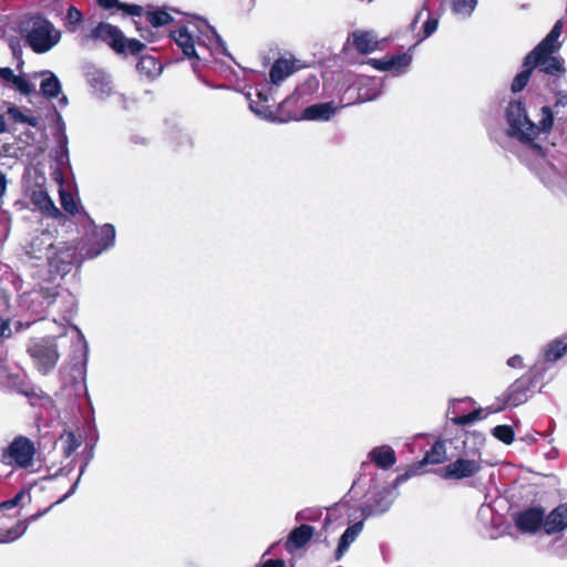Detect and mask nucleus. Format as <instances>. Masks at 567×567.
I'll return each mask as SVG.
<instances>
[{
  "mask_svg": "<svg viewBox=\"0 0 567 567\" xmlns=\"http://www.w3.org/2000/svg\"><path fill=\"white\" fill-rule=\"evenodd\" d=\"M41 515H42V513H38V514L32 515L30 518H31L32 520H34V519H37L38 517H40Z\"/></svg>",
  "mask_w": 567,
  "mask_h": 567,
  "instance_id": "61",
  "label": "nucleus"
},
{
  "mask_svg": "<svg viewBox=\"0 0 567 567\" xmlns=\"http://www.w3.org/2000/svg\"><path fill=\"white\" fill-rule=\"evenodd\" d=\"M31 202L43 215L48 217H63L61 210L54 205L49 194L43 189L33 190L31 195Z\"/></svg>",
  "mask_w": 567,
  "mask_h": 567,
  "instance_id": "21",
  "label": "nucleus"
},
{
  "mask_svg": "<svg viewBox=\"0 0 567 567\" xmlns=\"http://www.w3.org/2000/svg\"><path fill=\"white\" fill-rule=\"evenodd\" d=\"M59 441L65 457H70L81 445V440L72 431H64Z\"/></svg>",
  "mask_w": 567,
  "mask_h": 567,
  "instance_id": "33",
  "label": "nucleus"
},
{
  "mask_svg": "<svg viewBox=\"0 0 567 567\" xmlns=\"http://www.w3.org/2000/svg\"><path fill=\"white\" fill-rule=\"evenodd\" d=\"M318 87V80L316 78L308 79L305 84L296 89V95L298 97L306 94L308 91H313Z\"/></svg>",
  "mask_w": 567,
  "mask_h": 567,
  "instance_id": "45",
  "label": "nucleus"
},
{
  "mask_svg": "<svg viewBox=\"0 0 567 567\" xmlns=\"http://www.w3.org/2000/svg\"><path fill=\"white\" fill-rule=\"evenodd\" d=\"M315 535V527L308 524H301L290 530L286 537V551L295 554L305 549Z\"/></svg>",
  "mask_w": 567,
  "mask_h": 567,
  "instance_id": "16",
  "label": "nucleus"
},
{
  "mask_svg": "<svg viewBox=\"0 0 567 567\" xmlns=\"http://www.w3.org/2000/svg\"><path fill=\"white\" fill-rule=\"evenodd\" d=\"M363 529V520L355 522L349 526L339 539L338 547L334 553L337 560L341 559L344 553L349 549L351 544L358 538Z\"/></svg>",
  "mask_w": 567,
  "mask_h": 567,
  "instance_id": "23",
  "label": "nucleus"
},
{
  "mask_svg": "<svg viewBox=\"0 0 567 567\" xmlns=\"http://www.w3.org/2000/svg\"><path fill=\"white\" fill-rule=\"evenodd\" d=\"M128 16L133 19V24L140 37L147 42H154L157 39V30L162 27L172 24L175 20L173 13L182 14L183 12L174 7L146 4L127 7Z\"/></svg>",
  "mask_w": 567,
  "mask_h": 567,
  "instance_id": "4",
  "label": "nucleus"
},
{
  "mask_svg": "<svg viewBox=\"0 0 567 567\" xmlns=\"http://www.w3.org/2000/svg\"><path fill=\"white\" fill-rule=\"evenodd\" d=\"M567 528V503L559 504L545 515L544 533L548 536L561 534Z\"/></svg>",
  "mask_w": 567,
  "mask_h": 567,
  "instance_id": "18",
  "label": "nucleus"
},
{
  "mask_svg": "<svg viewBox=\"0 0 567 567\" xmlns=\"http://www.w3.org/2000/svg\"><path fill=\"white\" fill-rule=\"evenodd\" d=\"M545 509L543 507H530L518 514L516 525L524 533L535 534L544 530Z\"/></svg>",
  "mask_w": 567,
  "mask_h": 567,
  "instance_id": "15",
  "label": "nucleus"
},
{
  "mask_svg": "<svg viewBox=\"0 0 567 567\" xmlns=\"http://www.w3.org/2000/svg\"><path fill=\"white\" fill-rule=\"evenodd\" d=\"M24 497V492L17 493L11 499H8L1 504L2 508L11 509L16 507Z\"/></svg>",
  "mask_w": 567,
  "mask_h": 567,
  "instance_id": "48",
  "label": "nucleus"
},
{
  "mask_svg": "<svg viewBox=\"0 0 567 567\" xmlns=\"http://www.w3.org/2000/svg\"><path fill=\"white\" fill-rule=\"evenodd\" d=\"M389 71H392L394 75H400L406 71L412 62V54L403 52L388 58Z\"/></svg>",
  "mask_w": 567,
  "mask_h": 567,
  "instance_id": "31",
  "label": "nucleus"
},
{
  "mask_svg": "<svg viewBox=\"0 0 567 567\" xmlns=\"http://www.w3.org/2000/svg\"><path fill=\"white\" fill-rule=\"evenodd\" d=\"M275 90L271 85H265L261 89H256L257 100L251 99V94L247 93L249 100V109L259 117L272 122H284V102L275 103Z\"/></svg>",
  "mask_w": 567,
  "mask_h": 567,
  "instance_id": "9",
  "label": "nucleus"
},
{
  "mask_svg": "<svg viewBox=\"0 0 567 567\" xmlns=\"http://www.w3.org/2000/svg\"><path fill=\"white\" fill-rule=\"evenodd\" d=\"M507 365L514 369H520L523 368V358L515 354L507 360Z\"/></svg>",
  "mask_w": 567,
  "mask_h": 567,
  "instance_id": "51",
  "label": "nucleus"
},
{
  "mask_svg": "<svg viewBox=\"0 0 567 567\" xmlns=\"http://www.w3.org/2000/svg\"><path fill=\"white\" fill-rule=\"evenodd\" d=\"M84 22L82 12L74 6H70L66 10L63 25L69 32H76L81 24Z\"/></svg>",
  "mask_w": 567,
  "mask_h": 567,
  "instance_id": "32",
  "label": "nucleus"
},
{
  "mask_svg": "<svg viewBox=\"0 0 567 567\" xmlns=\"http://www.w3.org/2000/svg\"><path fill=\"white\" fill-rule=\"evenodd\" d=\"M437 25V19L429 18L423 25L424 38L432 35L436 31Z\"/></svg>",
  "mask_w": 567,
  "mask_h": 567,
  "instance_id": "47",
  "label": "nucleus"
},
{
  "mask_svg": "<svg viewBox=\"0 0 567 567\" xmlns=\"http://www.w3.org/2000/svg\"><path fill=\"white\" fill-rule=\"evenodd\" d=\"M22 123L35 127L38 125V118L35 116L25 115Z\"/></svg>",
  "mask_w": 567,
  "mask_h": 567,
  "instance_id": "57",
  "label": "nucleus"
},
{
  "mask_svg": "<svg viewBox=\"0 0 567 567\" xmlns=\"http://www.w3.org/2000/svg\"><path fill=\"white\" fill-rule=\"evenodd\" d=\"M523 66H524V70L522 72H519L514 78V80L511 84V90L513 93H518L525 89V86L527 85V83L532 76V73L534 71L532 65H523Z\"/></svg>",
  "mask_w": 567,
  "mask_h": 567,
  "instance_id": "35",
  "label": "nucleus"
},
{
  "mask_svg": "<svg viewBox=\"0 0 567 567\" xmlns=\"http://www.w3.org/2000/svg\"><path fill=\"white\" fill-rule=\"evenodd\" d=\"M24 31L25 43L37 54L49 52L61 40V31L40 12L29 16Z\"/></svg>",
  "mask_w": 567,
  "mask_h": 567,
  "instance_id": "5",
  "label": "nucleus"
},
{
  "mask_svg": "<svg viewBox=\"0 0 567 567\" xmlns=\"http://www.w3.org/2000/svg\"><path fill=\"white\" fill-rule=\"evenodd\" d=\"M42 248L51 275L64 277L72 270L76 260V246L68 243L54 245L50 237H35L30 243L28 254L31 258L41 259Z\"/></svg>",
  "mask_w": 567,
  "mask_h": 567,
  "instance_id": "3",
  "label": "nucleus"
},
{
  "mask_svg": "<svg viewBox=\"0 0 567 567\" xmlns=\"http://www.w3.org/2000/svg\"><path fill=\"white\" fill-rule=\"evenodd\" d=\"M369 458L381 468H389L396 462L394 450L389 445L374 447L369 453Z\"/></svg>",
  "mask_w": 567,
  "mask_h": 567,
  "instance_id": "27",
  "label": "nucleus"
},
{
  "mask_svg": "<svg viewBox=\"0 0 567 567\" xmlns=\"http://www.w3.org/2000/svg\"><path fill=\"white\" fill-rule=\"evenodd\" d=\"M446 458L445 445L441 441H436L430 451H427L423 460L417 464V467H422L426 464H441Z\"/></svg>",
  "mask_w": 567,
  "mask_h": 567,
  "instance_id": "29",
  "label": "nucleus"
},
{
  "mask_svg": "<svg viewBox=\"0 0 567 567\" xmlns=\"http://www.w3.org/2000/svg\"><path fill=\"white\" fill-rule=\"evenodd\" d=\"M493 435L505 444L514 441V430L509 425H497L492 431Z\"/></svg>",
  "mask_w": 567,
  "mask_h": 567,
  "instance_id": "37",
  "label": "nucleus"
},
{
  "mask_svg": "<svg viewBox=\"0 0 567 567\" xmlns=\"http://www.w3.org/2000/svg\"><path fill=\"white\" fill-rule=\"evenodd\" d=\"M12 334L10 323L8 321H1L0 323V337L2 339L10 338Z\"/></svg>",
  "mask_w": 567,
  "mask_h": 567,
  "instance_id": "52",
  "label": "nucleus"
},
{
  "mask_svg": "<svg viewBox=\"0 0 567 567\" xmlns=\"http://www.w3.org/2000/svg\"><path fill=\"white\" fill-rule=\"evenodd\" d=\"M85 80L95 94L103 96L112 93L111 78L104 70L94 65L87 66L85 69Z\"/></svg>",
  "mask_w": 567,
  "mask_h": 567,
  "instance_id": "19",
  "label": "nucleus"
},
{
  "mask_svg": "<svg viewBox=\"0 0 567 567\" xmlns=\"http://www.w3.org/2000/svg\"><path fill=\"white\" fill-rule=\"evenodd\" d=\"M482 409H477L468 414L453 416L451 417V421L456 425H467L480 420L482 417Z\"/></svg>",
  "mask_w": 567,
  "mask_h": 567,
  "instance_id": "41",
  "label": "nucleus"
},
{
  "mask_svg": "<svg viewBox=\"0 0 567 567\" xmlns=\"http://www.w3.org/2000/svg\"><path fill=\"white\" fill-rule=\"evenodd\" d=\"M336 110L332 102L313 104L302 111L300 120L329 121L334 115Z\"/></svg>",
  "mask_w": 567,
  "mask_h": 567,
  "instance_id": "22",
  "label": "nucleus"
},
{
  "mask_svg": "<svg viewBox=\"0 0 567 567\" xmlns=\"http://www.w3.org/2000/svg\"><path fill=\"white\" fill-rule=\"evenodd\" d=\"M481 461L477 458L458 457L441 470V476L445 480H463L472 477L481 471Z\"/></svg>",
  "mask_w": 567,
  "mask_h": 567,
  "instance_id": "11",
  "label": "nucleus"
},
{
  "mask_svg": "<svg viewBox=\"0 0 567 567\" xmlns=\"http://www.w3.org/2000/svg\"><path fill=\"white\" fill-rule=\"evenodd\" d=\"M136 69L140 74H143L148 79H155L162 73L163 64L158 61L157 58L150 54H144L140 56Z\"/></svg>",
  "mask_w": 567,
  "mask_h": 567,
  "instance_id": "28",
  "label": "nucleus"
},
{
  "mask_svg": "<svg viewBox=\"0 0 567 567\" xmlns=\"http://www.w3.org/2000/svg\"><path fill=\"white\" fill-rule=\"evenodd\" d=\"M115 243V227L112 224H104L93 233V241L85 250L87 258H95L104 250L111 248Z\"/></svg>",
  "mask_w": 567,
  "mask_h": 567,
  "instance_id": "14",
  "label": "nucleus"
},
{
  "mask_svg": "<svg viewBox=\"0 0 567 567\" xmlns=\"http://www.w3.org/2000/svg\"><path fill=\"white\" fill-rule=\"evenodd\" d=\"M192 17L193 20H188L171 30L168 38L176 43L184 58L190 61L194 71H197L200 59L196 45L207 48L208 42L217 37V32L206 19L198 16Z\"/></svg>",
  "mask_w": 567,
  "mask_h": 567,
  "instance_id": "2",
  "label": "nucleus"
},
{
  "mask_svg": "<svg viewBox=\"0 0 567 567\" xmlns=\"http://www.w3.org/2000/svg\"><path fill=\"white\" fill-rule=\"evenodd\" d=\"M7 104H8V109H7L6 114H8L10 116V118L13 120L14 122L22 123L25 114L22 113L20 111V109L17 107L16 105H12L11 103H7Z\"/></svg>",
  "mask_w": 567,
  "mask_h": 567,
  "instance_id": "46",
  "label": "nucleus"
},
{
  "mask_svg": "<svg viewBox=\"0 0 567 567\" xmlns=\"http://www.w3.org/2000/svg\"><path fill=\"white\" fill-rule=\"evenodd\" d=\"M8 132L6 114L0 113V135Z\"/></svg>",
  "mask_w": 567,
  "mask_h": 567,
  "instance_id": "56",
  "label": "nucleus"
},
{
  "mask_svg": "<svg viewBox=\"0 0 567 567\" xmlns=\"http://www.w3.org/2000/svg\"><path fill=\"white\" fill-rule=\"evenodd\" d=\"M0 78L9 83H13L17 75L13 73V70L10 68H0Z\"/></svg>",
  "mask_w": 567,
  "mask_h": 567,
  "instance_id": "50",
  "label": "nucleus"
},
{
  "mask_svg": "<svg viewBox=\"0 0 567 567\" xmlns=\"http://www.w3.org/2000/svg\"><path fill=\"white\" fill-rule=\"evenodd\" d=\"M547 368L542 364H534L529 372L512 383L503 394L504 406L515 408L525 403L529 392L543 379Z\"/></svg>",
  "mask_w": 567,
  "mask_h": 567,
  "instance_id": "8",
  "label": "nucleus"
},
{
  "mask_svg": "<svg viewBox=\"0 0 567 567\" xmlns=\"http://www.w3.org/2000/svg\"><path fill=\"white\" fill-rule=\"evenodd\" d=\"M40 91L48 99H55L61 93V83L58 76L50 73L49 78L41 81Z\"/></svg>",
  "mask_w": 567,
  "mask_h": 567,
  "instance_id": "34",
  "label": "nucleus"
},
{
  "mask_svg": "<svg viewBox=\"0 0 567 567\" xmlns=\"http://www.w3.org/2000/svg\"><path fill=\"white\" fill-rule=\"evenodd\" d=\"M368 63L379 71H389L388 59H370Z\"/></svg>",
  "mask_w": 567,
  "mask_h": 567,
  "instance_id": "49",
  "label": "nucleus"
},
{
  "mask_svg": "<svg viewBox=\"0 0 567 567\" xmlns=\"http://www.w3.org/2000/svg\"><path fill=\"white\" fill-rule=\"evenodd\" d=\"M393 503L392 492L383 489L374 494L372 499L368 501L362 507L364 517L382 515L388 512Z\"/></svg>",
  "mask_w": 567,
  "mask_h": 567,
  "instance_id": "20",
  "label": "nucleus"
},
{
  "mask_svg": "<svg viewBox=\"0 0 567 567\" xmlns=\"http://www.w3.org/2000/svg\"><path fill=\"white\" fill-rule=\"evenodd\" d=\"M477 4V0H452V9L455 13L470 17Z\"/></svg>",
  "mask_w": 567,
  "mask_h": 567,
  "instance_id": "36",
  "label": "nucleus"
},
{
  "mask_svg": "<svg viewBox=\"0 0 567 567\" xmlns=\"http://www.w3.org/2000/svg\"><path fill=\"white\" fill-rule=\"evenodd\" d=\"M91 38L106 43L115 53L122 55H140L146 45L137 39H127L118 27L100 22L91 30Z\"/></svg>",
  "mask_w": 567,
  "mask_h": 567,
  "instance_id": "7",
  "label": "nucleus"
},
{
  "mask_svg": "<svg viewBox=\"0 0 567 567\" xmlns=\"http://www.w3.org/2000/svg\"><path fill=\"white\" fill-rule=\"evenodd\" d=\"M312 514H313V512L310 509L300 511L299 513H297L296 519L297 520H310L313 518Z\"/></svg>",
  "mask_w": 567,
  "mask_h": 567,
  "instance_id": "53",
  "label": "nucleus"
},
{
  "mask_svg": "<svg viewBox=\"0 0 567 567\" xmlns=\"http://www.w3.org/2000/svg\"><path fill=\"white\" fill-rule=\"evenodd\" d=\"M60 200H61V205H62V208L71 214V215H75L78 213V204L73 197V195L66 190H61L60 192Z\"/></svg>",
  "mask_w": 567,
  "mask_h": 567,
  "instance_id": "39",
  "label": "nucleus"
},
{
  "mask_svg": "<svg viewBox=\"0 0 567 567\" xmlns=\"http://www.w3.org/2000/svg\"><path fill=\"white\" fill-rule=\"evenodd\" d=\"M100 8L104 10L117 9L126 14H128L127 7H134V3H125L120 0H96Z\"/></svg>",
  "mask_w": 567,
  "mask_h": 567,
  "instance_id": "40",
  "label": "nucleus"
},
{
  "mask_svg": "<svg viewBox=\"0 0 567 567\" xmlns=\"http://www.w3.org/2000/svg\"><path fill=\"white\" fill-rule=\"evenodd\" d=\"M555 51H542L539 54L529 59V53L525 56L523 65H532L533 70L538 68L540 72L549 75L560 76L565 69L560 59L553 56Z\"/></svg>",
  "mask_w": 567,
  "mask_h": 567,
  "instance_id": "12",
  "label": "nucleus"
},
{
  "mask_svg": "<svg viewBox=\"0 0 567 567\" xmlns=\"http://www.w3.org/2000/svg\"><path fill=\"white\" fill-rule=\"evenodd\" d=\"M561 33V23L560 21L556 22L550 32L530 52L529 59L539 54L542 51H556L559 48V43L557 42L559 35Z\"/></svg>",
  "mask_w": 567,
  "mask_h": 567,
  "instance_id": "26",
  "label": "nucleus"
},
{
  "mask_svg": "<svg viewBox=\"0 0 567 567\" xmlns=\"http://www.w3.org/2000/svg\"><path fill=\"white\" fill-rule=\"evenodd\" d=\"M421 14H422V11H420V12L417 13V16L414 18V20H413V21H412V23H411L412 28H414V27L416 25V23H417L419 18H420V16H421Z\"/></svg>",
  "mask_w": 567,
  "mask_h": 567,
  "instance_id": "59",
  "label": "nucleus"
},
{
  "mask_svg": "<svg viewBox=\"0 0 567 567\" xmlns=\"http://www.w3.org/2000/svg\"><path fill=\"white\" fill-rule=\"evenodd\" d=\"M28 354L32 358L37 369L47 374L53 370L60 359L56 337H44L32 341L27 348Z\"/></svg>",
  "mask_w": 567,
  "mask_h": 567,
  "instance_id": "10",
  "label": "nucleus"
},
{
  "mask_svg": "<svg viewBox=\"0 0 567 567\" xmlns=\"http://www.w3.org/2000/svg\"><path fill=\"white\" fill-rule=\"evenodd\" d=\"M384 79L362 78L358 82V96L354 101L348 100L347 105L375 100L382 93Z\"/></svg>",
  "mask_w": 567,
  "mask_h": 567,
  "instance_id": "17",
  "label": "nucleus"
},
{
  "mask_svg": "<svg viewBox=\"0 0 567 567\" xmlns=\"http://www.w3.org/2000/svg\"><path fill=\"white\" fill-rule=\"evenodd\" d=\"M11 49H12V52H13V55H14V56H17V55H18V53H21L20 48H17V47H14V45H11Z\"/></svg>",
  "mask_w": 567,
  "mask_h": 567,
  "instance_id": "60",
  "label": "nucleus"
},
{
  "mask_svg": "<svg viewBox=\"0 0 567 567\" xmlns=\"http://www.w3.org/2000/svg\"><path fill=\"white\" fill-rule=\"evenodd\" d=\"M415 474V471L410 470L406 474L396 477V483L404 481L408 476Z\"/></svg>",
  "mask_w": 567,
  "mask_h": 567,
  "instance_id": "58",
  "label": "nucleus"
},
{
  "mask_svg": "<svg viewBox=\"0 0 567 567\" xmlns=\"http://www.w3.org/2000/svg\"><path fill=\"white\" fill-rule=\"evenodd\" d=\"M351 38L357 51L362 54L371 53L378 48V39L372 31H354Z\"/></svg>",
  "mask_w": 567,
  "mask_h": 567,
  "instance_id": "24",
  "label": "nucleus"
},
{
  "mask_svg": "<svg viewBox=\"0 0 567 567\" xmlns=\"http://www.w3.org/2000/svg\"><path fill=\"white\" fill-rule=\"evenodd\" d=\"M567 351V343L564 342L561 339H556L551 342H549L543 351V360L536 362L535 364H542L545 365L547 369L549 368L548 364L555 363L560 358L564 357V354Z\"/></svg>",
  "mask_w": 567,
  "mask_h": 567,
  "instance_id": "25",
  "label": "nucleus"
},
{
  "mask_svg": "<svg viewBox=\"0 0 567 567\" xmlns=\"http://www.w3.org/2000/svg\"><path fill=\"white\" fill-rule=\"evenodd\" d=\"M39 446L25 435H17L1 450L0 462L13 470H32Z\"/></svg>",
  "mask_w": 567,
  "mask_h": 567,
  "instance_id": "6",
  "label": "nucleus"
},
{
  "mask_svg": "<svg viewBox=\"0 0 567 567\" xmlns=\"http://www.w3.org/2000/svg\"><path fill=\"white\" fill-rule=\"evenodd\" d=\"M485 436L476 431H466L462 437L454 439L455 450L461 456L477 458L481 461V449L484 445Z\"/></svg>",
  "mask_w": 567,
  "mask_h": 567,
  "instance_id": "13",
  "label": "nucleus"
},
{
  "mask_svg": "<svg viewBox=\"0 0 567 567\" xmlns=\"http://www.w3.org/2000/svg\"><path fill=\"white\" fill-rule=\"evenodd\" d=\"M270 82L271 84L278 85L284 81V58H278L270 69Z\"/></svg>",
  "mask_w": 567,
  "mask_h": 567,
  "instance_id": "42",
  "label": "nucleus"
},
{
  "mask_svg": "<svg viewBox=\"0 0 567 567\" xmlns=\"http://www.w3.org/2000/svg\"><path fill=\"white\" fill-rule=\"evenodd\" d=\"M7 189V177L6 175L0 171V198L4 194Z\"/></svg>",
  "mask_w": 567,
  "mask_h": 567,
  "instance_id": "55",
  "label": "nucleus"
},
{
  "mask_svg": "<svg viewBox=\"0 0 567 567\" xmlns=\"http://www.w3.org/2000/svg\"><path fill=\"white\" fill-rule=\"evenodd\" d=\"M28 525L23 520L17 522L11 527L0 528V543H11L20 538L27 530Z\"/></svg>",
  "mask_w": 567,
  "mask_h": 567,
  "instance_id": "30",
  "label": "nucleus"
},
{
  "mask_svg": "<svg viewBox=\"0 0 567 567\" xmlns=\"http://www.w3.org/2000/svg\"><path fill=\"white\" fill-rule=\"evenodd\" d=\"M37 295L47 303V306H51L56 301L59 297V286L52 287H40L37 291Z\"/></svg>",
  "mask_w": 567,
  "mask_h": 567,
  "instance_id": "38",
  "label": "nucleus"
},
{
  "mask_svg": "<svg viewBox=\"0 0 567 567\" xmlns=\"http://www.w3.org/2000/svg\"><path fill=\"white\" fill-rule=\"evenodd\" d=\"M12 84L23 95H29L34 90L33 85L21 75H17Z\"/></svg>",
  "mask_w": 567,
  "mask_h": 567,
  "instance_id": "44",
  "label": "nucleus"
},
{
  "mask_svg": "<svg viewBox=\"0 0 567 567\" xmlns=\"http://www.w3.org/2000/svg\"><path fill=\"white\" fill-rule=\"evenodd\" d=\"M507 135L523 144V152L518 155L540 181L548 187L560 184L561 176L555 166L546 158L544 150L534 141L539 133H549L554 124L567 125V93L558 92L553 106L540 109L539 124H535L527 115L522 101H511L506 107Z\"/></svg>",
  "mask_w": 567,
  "mask_h": 567,
  "instance_id": "1",
  "label": "nucleus"
},
{
  "mask_svg": "<svg viewBox=\"0 0 567 567\" xmlns=\"http://www.w3.org/2000/svg\"><path fill=\"white\" fill-rule=\"evenodd\" d=\"M308 64L301 60L296 59L293 55H286V78L290 76L295 72L307 68Z\"/></svg>",
  "mask_w": 567,
  "mask_h": 567,
  "instance_id": "43",
  "label": "nucleus"
},
{
  "mask_svg": "<svg viewBox=\"0 0 567 567\" xmlns=\"http://www.w3.org/2000/svg\"><path fill=\"white\" fill-rule=\"evenodd\" d=\"M261 567H284V559H268L262 564Z\"/></svg>",
  "mask_w": 567,
  "mask_h": 567,
  "instance_id": "54",
  "label": "nucleus"
}]
</instances>
